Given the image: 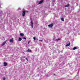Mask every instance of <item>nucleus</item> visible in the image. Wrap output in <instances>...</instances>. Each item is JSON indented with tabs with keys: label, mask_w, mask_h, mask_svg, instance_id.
Returning a JSON list of instances; mask_svg holds the SVG:
<instances>
[{
	"label": "nucleus",
	"mask_w": 80,
	"mask_h": 80,
	"mask_svg": "<svg viewBox=\"0 0 80 80\" xmlns=\"http://www.w3.org/2000/svg\"><path fill=\"white\" fill-rule=\"evenodd\" d=\"M22 17H25V15L26 12H28V11H22Z\"/></svg>",
	"instance_id": "nucleus-1"
},
{
	"label": "nucleus",
	"mask_w": 80,
	"mask_h": 80,
	"mask_svg": "<svg viewBox=\"0 0 80 80\" xmlns=\"http://www.w3.org/2000/svg\"><path fill=\"white\" fill-rule=\"evenodd\" d=\"M61 40V38H58V39H55V38H54L53 39V40H54V41H58V40Z\"/></svg>",
	"instance_id": "nucleus-2"
},
{
	"label": "nucleus",
	"mask_w": 80,
	"mask_h": 80,
	"mask_svg": "<svg viewBox=\"0 0 80 80\" xmlns=\"http://www.w3.org/2000/svg\"><path fill=\"white\" fill-rule=\"evenodd\" d=\"M53 26V23L48 25V27H52Z\"/></svg>",
	"instance_id": "nucleus-3"
},
{
	"label": "nucleus",
	"mask_w": 80,
	"mask_h": 80,
	"mask_svg": "<svg viewBox=\"0 0 80 80\" xmlns=\"http://www.w3.org/2000/svg\"><path fill=\"white\" fill-rule=\"evenodd\" d=\"M31 27L32 28H33V21H32V20H31Z\"/></svg>",
	"instance_id": "nucleus-4"
},
{
	"label": "nucleus",
	"mask_w": 80,
	"mask_h": 80,
	"mask_svg": "<svg viewBox=\"0 0 80 80\" xmlns=\"http://www.w3.org/2000/svg\"><path fill=\"white\" fill-rule=\"evenodd\" d=\"M9 42L11 43H13V39H11L9 40Z\"/></svg>",
	"instance_id": "nucleus-5"
},
{
	"label": "nucleus",
	"mask_w": 80,
	"mask_h": 80,
	"mask_svg": "<svg viewBox=\"0 0 80 80\" xmlns=\"http://www.w3.org/2000/svg\"><path fill=\"white\" fill-rule=\"evenodd\" d=\"M4 67H6L7 65V63L6 62H4L3 63Z\"/></svg>",
	"instance_id": "nucleus-6"
},
{
	"label": "nucleus",
	"mask_w": 80,
	"mask_h": 80,
	"mask_svg": "<svg viewBox=\"0 0 80 80\" xmlns=\"http://www.w3.org/2000/svg\"><path fill=\"white\" fill-rule=\"evenodd\" d=\"M43 0H42V1H39V2H38L39 4H41L43 3Z\"/></svg>",
	"instance_id": "nucleus-7"
},
{
	"label": "nucleus",
	"mask_w": 80,
	"mask_h": 80,
	"mask_svg": "<svg viewBox=\"0 0 80 80\" xmlns=\"http://www.w3.org/2000/svg\"><path fill=\"white\" fill-rule=\"evenodd\" d=\"M26 52L31 53L32 52V50H30V49H28L26 51Z\"/></svg>",
	"instance_id": "nucleus-8"
},
{
	"label": "nucleus",
	"mask_w": 80,
	"mask_h": 80,
	"mask_svg": "<svg viewBox=\"0 0 80 80\" xmlns=\"http://www.w3.org/2000/svg\"><path fill=\"white\" fill-rule=\"evenodd\" d=\"M20 36H21V37H23L24 35V34L23 33H21L20 34Z\"/></svg>",
	"instance_id": "nucleus-9"
},
{
	"label": "nucleus",
	"mask_w": 80,
	"mask_h": 80,
	"mask_svg": "<svg viewBox=\"0 0 80 80\" xmlns=\"http://www.w3.org/2000/svg\"><path fill=\"white\" fill-rule=\"evenodd\" d=\"M22 40V39L21 38H19V39H18V41H19V42H20Z\"/></svg>",
	"instance_id": "nucleus-10"
},
{
	"label": "nucleus",
	"mask_w": 80,
	"mask_h": 80,
	"mask_svg": "<svg viewBox=\"0 0 80 80\" xmlns=\"http://www.w3.org/2000/svg\"><path fill=\"white\" fill-rule=\"evenodd\" d=\"M5 43H6V42H4L2 45V46H3V45H5Z\"/></svg>",
	"instance_id": "nucleus-11"
},
{
	"label": "nucleus",
	"mask_w": 80,
	"mask_h": 80,
	"mask_svg": "<svg viewBox=\"0 0 80 80\" xmlns=\"http://www.w3.org/2000/svg\"><path fill=\"white\" fill-rule=\"evenodd\" d=\"M70 7V4H67V5H66L65 6V7Z\"/></svg>",
	"instance_id": "nucleus-12"
},
{
	"label": "nucleus",
	"mask_w": 80,
	"mask_h": 80,
	"mask_svg": "<svg viewBox=\"0 0 80 80\" xmlns=\"http://www.w3.org/2000/svg\"><path fill=\"white\" fill-rule=\"evenodd\" d=\"M70 45V43H69L68 44L66 45V47H69Z\"/></svg>",
	"instance_id": "nucleus-13"
},
{
	"label": "nucleus",
	"mask_w": 80,
	"mask_h": 80,
	"mask_svg": "<svg viewBox=\"0 0 80 80\" xmlns=\"http://www.w3.org/2000/svg\"><path fill=\"white\" fill-rule=\"evenodd\" d=\"M77 48L76 47H75L73 48V50H76V49H77Z\"/></svg>",
	"instance_id": "nucleus-14"
},
{
	"label": "nucleus",
	"mask_w": 80,
	"mask_h": 80,
	"mask_svg": "<svg viewBox=\"0 0 80 80\" xmlns=\"http://www.w3.org/2000/svg\"><path fill=\"white\" fill-rule=\"evenodd\" d=\"M61 20L62 21H64V19H63V18H61Z\"/></svg>",
	"instance_id": "nucleus-15"
},
{
	"label": "nucleus",
	"mask_w": 80,
	"mask_h": 80,
	"mask_svg": "<svg viewBox=\"0 0 80 80\" xmlns=\"http://www.w3.org/2000/svg\"><path fill=\"white\" fill-rule=\"evenodd\" d=\"M6 78H2V80H6Z\"/></svg>",
	"instance_id": "nucleus-16"
},
{
	"label": "nucleus",
	"mask_w": 80,
	"mask_h": 80,
	"mask_svg": "<svg viewBox=\"0 0 80 80\" xmlns=\"http://www.w3.org/2000/svg\"><path fill=\"white\" fill-rule=\"evenodd\" d=\"M22 39H24V40H26V38H22Z\"/></svg>",
	"instance_id": "nucleus-17"
},
{
	"label": "nucleus",
	"mask_w": 80,
	"mask_h": 80,
	"mask_svg": "<svg viewBox=\"0 0 80 80\" xmlns=\"http://www.w3.org/2000/svg\"><path fill=\"white\" fill-rule=\"evenodd\" d=\"M36 39V38H35V37H34L33 38V39L35 40Z\"/></svg>",
	"instance_id": "nucleus-18"
},
{
	"label": "nucleus",
	"mask_w": 80,
	"mask_h": 80,
	"mask_svg": "<svg viewBox=\"0 0 80 80\" xmlns=\"http://www.w3.org/2000/svg\"><path fill=\"white\" fill-rule=\"evenodd\" d=\"M39 41H41V42H43V40H39Z\"/></svg>",
	"instance_id": "nucleus-19"
},
{
	"label": "nucleus",
	"mask_w": 80,
	"mask_h": 80,
	"mask_svg": "<svg viewBox=\"0 0 80 80\" xmlns=\"http://www.w3.org/2000/svg\"><path fill=\"white\" fill-rule=\"evenodd\" d=\"M26 59L27 60V61H28V58H26Z\"/></svg>",
	"instance_id": "nucleus-20"
},
{
	"label": "nucleus",
	"mask_w": 80,
	"mask_h": 80,
	"mask_svg": "<svg viewBox=\"0 0 80 80\" xmlns=\"http://www.w3.org/2000/svg\"><path fill=\"white\" fill-rule=\"evenodd\" d=\"M23 58H25V56H24Z\"/></svg>",
	"instance_id": "nucleus-21"
},
{
	"label": "nucleus",
	"mask_w": 80,
	"mask_h": 80,
	"mask_svg": "<svg viewBox=\"0 0 80 80\" xmlns=\"http://www.w3.org/2000/svg\"><path fill=\"white\" fill-rule=\"evenodd\" d=\"M54 75H55V74H54Z\"/></svg>",
	"instance_id": "nucleus-22"
},
{
	"label": "nucleus",
	"mask_w": 80,
	"mask_h": 80,
	"mask_svg": "<svg viewBox=\"0 0 80 80\" xmlns=\"http://www.w3.org/2000/svg\"><path fill=\"white\" fill-rule=\"evenodd\" d=\"M28 43H29V41L28 42Z\"/></svg>",
	"instance_id": "nucleus-23"
},
{
	"label": "nucleus",
	"mask_w": 80,
	"mask_h": 80,
	"mask_svg": "<svg viewBox=\"0 0 80 80\" xmlns=\"http://www.w3.org/2000/svg\"><path fill=\"white\" fill-rule=\"evenodd\" d=\"M28 43H29V41L28 42Z\"/></svg>",
	"instance_id": "nucleus-24"
}]
</instances>
